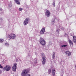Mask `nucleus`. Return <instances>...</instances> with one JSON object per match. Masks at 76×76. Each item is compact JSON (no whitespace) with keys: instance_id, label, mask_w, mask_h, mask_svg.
<instances>
[{"instance_id":"b1692460","label":"nucleus","mask_w":76,"mask_h":76,"mask_svg":"<svg viewBox=\"0 0 76 76\" xmlns=\"http://www.w3.org/2000/svg\"><path fill=\"white\" fill-rule=\"evenodd\" d=\"M67 45H62L61 46V47H66V46H67Z\"/></svg>"},{"instance_id":"f257e3e1","label":"nucleus","mask_w":76,"mask_h":76,"mask_svg":"<svg viewBox=\"0 0 76 76\" xmlns=\"http://www.w3.org/2000/svg\"><path fill=\"white\" fill-rule=\"evenodd\" d=\"M16 37V35L15 34H11L7 35V38H9L10 39H15Z\"/></svg>"},{"instance_id":"6ab92c4d","label":"nucleus","mask_w":76,"mask_h":76,"mask_svg":"<svg viewBox=\"0 0 76 76\" xmlns=\"http://www.w3.org/2000/svg\"><path fill=\"white\" fill-rule=\"evenodd\" d=\"M15 1V3L17 4H20V2L18 0H14Z\"/></svg>"},{"instance_id":"ddd939ff","label":"nucleus","mask_w":76,"mask_h":76,"mask_svg":"<svg viewBox=\"0 0 76 76\" xmlns=\"http://www.w3.org/2000/svg\"><path fill=\"white\" fill-rule=\"evenodd\" d=\"M70 47H73V42L70 39L68 40Z\"/></svg>"},{"instance_id":"aec40b11","label":"nucleus","mask_w":76,"mask_h":76,"mask_svg":"<svg viewBox=\"0 0 76 76\" xmlns=\"http://www.w3.org/2000/svg\"><path fill=\"white\" fill-rule=\"evenodd\" d=\"M55 23V19H53V20L52 21V25H54Z\"/></svg>"},{"instance_id":"412c9836","label":"nucleus","mask_w":76,"mask_h":76,"mask_svg":"<svg viewBox=\"0 0 76 76\" xmlns=\"http://www.w3.org/2000/svg\"><path fill=\"white\" fill-rule=\"evenodd\" d=\"M51 69H48V73L49 74H50L51 73Z\"/></svg>"},{"instance_id":"6e6552de","label":"nucleus","mask_w":76,"mask_h":76,"mask_svg":"<svg viewBox=\"0 0 76 76\" xmlns=\"http://www.w3.org/2000/svg\"><path fill=\"white\" fill-rule=\"evenodd\" d=\"M17 64L16 63H15L12 67V70L14 72H16V69L17 68Z\"/></svg>"},{"instance_id":"a878e982","label":"nucleus","mask_w":76,"mask_h":76,"mask_svg":"<svg viewBox=\"0 0 76 76\" xmlns=\"http://www.w3.org/2000/svg\"><path fill=\"white\" fill-rule=\"evenodd\" d=\"M19 11H22V10H23V8H19Z\"/></svg>"},{"instance_id":"473e14b6","label":"nucleus","mask_w":76,"mask_h":76,"mask_svg":"<svg viewBox=\"0 0 76 76\" xmlns=\"http://www.w3.org/2000/svg\"><path fill=\"white\" fill-rule=\"evenodd\" d=\"M65 64V62H64V65Z\"/></svg>"},{"instance_id":"2f4dec72","label":"nucleus","mask_w":76,"mask_h":76,"mask_svg":"<svg viewBox=\"0 0 76 76\" xmlns=\"http://www.w3.org/2000/svg\"><path fill=\"white\" fill-rule=\"evenodd\" d=\"M0 73H1V71L0 70Z\"/></svg>"},{"instance_id":"72a5a7b5","label":"nucleus","mask_w":76,"mask_h":76,"mask_svg":"<svg viewBox=\"0 0 76 76\" xmlns=\"http://www.w3.org/2000/svg\"><path fill=\"white\" fill-rule=\"evenodd\" d=\"M64 72H65V69H64Z\"/></svg>"},{"instance_id":"7c9ffc66","label":"nucleus","mask_w":76,"mask_h":76,"mask_svg":"<svg viewBox=\"0 0 76 76\" xmlns=\"http://www.w3.org/2000/svg\"><path fill=\"white\" fill-rule=\"evenodd\" d=\"M26 76H31V75L29 74H28L26 75Z\"/></svg>"},{"instance_id":"c756f323","label":"nucleus","mask_w":76,"mask_h":76,"mask_svg":"<svg viewBox=\"0 0 76 76\" xmlns=\"http://www.w3.org/2000/svg\"><path fill=\"white\" fill-rule=\"evenodd\" d=\"M56 19L57 20V22H58V18H56Z\"/></svg>"},{"instance_id":"4be33fe9","label":"nucleus","mask_w":76,"mask_h":76,"mask_svg":"<svg viewBox=\"0 0 76 76\" xmlns=\"http://www.w3.org/2000/svg\"><path fill=\"white\" fill-rule=\"evenodd\" d=\"M4 41V40L3 39H0V42H3Z\"/></svg>"},{"instance_id":"c85d7f7f","label":"nucleus","mask_w":76,"mask_h":76,"mask_svg":"<svg viewBox=\"0 0 76 76\" xmlns=\"http://www.w3.org/2000/svg\"><path fill=\"white\" fill-rule=\"evenodd\" d=\"M3 11V10L1 9H0V12H1Z\"/></svg>"},{"instance_id":"2eb2a0df","label":"nucleus","mask_w":76,"mask_h":76,"mask_svg":"<svg viewBox=\"0 0 76 76\" xmlns=\"http://www.w3.org/2000/svg\"><path fill=\"white\" fill-rule=\"evenodd\" d=\"M66 53L67 56H70L71 55V52L69 51H66Z\"/></svg>"},{"instance_id":"cd10ccee","label":"nucleus","mask_w":76,"mask_h":76,"mask_svg":"<svg viewBox=\"0 0 76 76\" xmlns=\"http://www.w3.org/2000/svg\"><path fill=\"white\" fill-rule=\"evenodd\" d=\"M1 20L2 21H3V18H0Z\"/></svg>"},{"instance_id":"a211bd4d","label":"nucleus","mask_w":76,"mask_h":76,"mask_svg":"<svg viewBox=\"0 0 76 76\" xmlns=\"http://www.w3.org/2000/svg\"><path fill=\"white\" fill-rule=\"evenodd\" d=\"M34 61V64H37V58H35L33 60Z\"/></svg>"},{"instance_id":"f3484780","label":"nucleus","mask_w":76,"mask_h":76,"mask_svg":"<svg viewBox=\"0 0 76 76\" xmlns=\"http://www.w3.org/2000/svg\"><path fill=\"white\" fill-rule=\"evenodd\" d=\"M55 52H53V54H52V59L53 60H54L55 59Z\"/></svg>"},{"instance_id":"9d476101","label":"nucleus","mask_w":76,"mask_h":76,"mask_svg":"<svg viewBox=\"0 0 76 76\" xmlns=\"http://www.w3.org/2000/svg\"><path fill=\"white\" fill-rule=\"evenodd\" d=\"M12 6V1H10V2H9L8 4V9L9 10L11 9Z\"/></svg>"},{"instance_id":"f03ea898","label":"nucleus","mask_w":76,"mask_h":76,"mask_svg":"<svg viewBox=\"0 0 76 76\" xmlns=\"http://www.w3.org/2000/svg\"><path fill=\"white\" fill-rule=\"evenodd\" d=\"M28 72L29 70H28V69H24L23 70L21 73V75L22 76H25L27 75V73H28Z\"/></svg>"},{"instance_id":"1a4fd4ad","label":"nucleus","mask_w":76,"mask_h":76,"mask_svg":"<svg viewBox=\"0 0 76 76\" xmlns=\"http://www.w3.org/2000/svg\"><path fill=\"white\" fill-rule=\"evenodd\" d=\"M45 15L47 17H50L51 15L50 12L48 10L46 11L45 13Z\"/></svg>"},{"instance_id":"423d86ee","label":"nucleus","mask_w":76,"mask_h":76,"mask_svg":"<svg viewBox=\"0 0 76 76\" xmlns=\"http://www.w3.org/2000/svg\"><path fill=\"white\" fill-rule=\"evenodd\" d=\"M63 28H64L62 26H60L59 27H58L57 28L56 30V32H57V33H59V32H60V29H61L62 30H63Z\"/></svg>"},{"instance_id":"f8f14e48","label":"nucleus","mask_w":76,"mask_h":76,"mask_svg":"<svg viewBox=\"0 0 76 76\" xmlns=\"http://www.w3.org/2000/svg\"><path fill=\"white\" fill-rule=\"evenodd\" d=\"M45 28H43L40 31V34L41 35L44 34L45 32Z\"/></svg>"},{"instance_id":"7ed1b4c3","label":"nucleus","mask_w":76,"mask_h":76,"mask_svg":"<svg viewBox=\"0 0 76 76\" xmlns=\"http://www.w3.org/2000/svg\"><path fill=\"white\" fill-rule=\"evenodd\" d=\"M42 64H44L46 62V58L45 56V55L44 53L42 54Z\"/></svg>"},{"instance_id":"f704fd0d","label":"nucleus","mask_w":76,"mask_h":76,"mask_svg":"<svg viewBox=\"0 0 76 76\" xmlns=\"http://www.w3.org/2000/svg\"><path fill=\"white\" fill-rule=\"evenodd\" d=\"M17 61H18V60H17Z\"/></svg>"},{"instance_id":"20e7f679","label":"nucleus","mask_w":76,"mask_h":76,"mask_svg":"<svg viewBox=\"0 0 76 76\" xmlns=\"http://www.w3.org/2000/svg\"><path fill=\"white\" fill-rule=\"evenodd\" d=\"M11 69V66L9 65H6L3 68V70H6V71H9Z\"/></svg>"},{"instance_id":"dca6fc26","label":"nucleus","mask_w":76,"mask_h":76,"mask_svg":"<svg viewBox=\"0 0 76 76\" xmlns=\"http://www.w3.org/2000/svg\"><path fill=\"white\" fill-rule=\"evenodd\" d=\"M52 75H55V74H56V71H55V69L54 68H53V69L52 70Z\"/></svg>"},{"instance_id":"bb28decb","label":"nucleus","mask_w":76,"mask_h":76,"mask_svg":"<svg viewBox=\"0 0 76 76\" xmlns=\"http://www.w3.org/2000/svg\"><path fill=\"white\" fill-rule=\"evenodd\" d=\"M0 69H3V66L1 64L0 65Z\"/></svg>"},{"instance_id":"0eeeda50","label":"nucleus","mask_w":76,"mask_h":76,"mask_svg":"<svg viewBox=\"0 0 76 76\" xmlns=\"http://www.w3.org/2000/svg\"><path fill=\"white\" fill-rule=\"evenodd\" d=\"M29 22V18H26L23 22L24 25H26Z\"/></svg>"},{"instance_id":"9b49d317","label":"nucleus","mask_w":76,"mask_h":76,"mask_svg":"<svg viewBox=\"0 0 76 76\" xmlns=\"http://www.w3.org/2000/svg\"><path fill=\"white\" fill-rule=\"evenodd\" d=\"M45 28H43L40 31V34L41 35L44 34L45 32Z\"/></svg>"},{"instance_id":"4468645a","label":"nucleus","mask_w":76,"mask_h":76,"mask_svg":"<svg viewBox=\"0 0 76 76\" xmlns=\"http://www.w3.org/2000/svg\"><path fill=\"white\" fill-rule=\"evenodd\" d=\"M73 41L75 44H76V37L75 36H73Z\"/></svg>"},{"instance_id":"5701e85b","label":"nucleus","mask_w":76,"mask_h":76,"mask_svg":"<svg viewBox=\"0 0 76 76\" xmlns=\"http://www.w3.org/2000/svg\"><path fill=\"white\" fill-rule=\"evenodd\" d=\"M53 7H55V6H56V5L55 4V2H53Z\"/></svg>"},{"instance_id":"393cba45","label":"nucleus","mask_w":76,"mask_h":76,"mask_svg":"<svg viewBox=\"0 0 76 76\" xmlns=\"http://www.w3.org/2000/svg\"><path fill=\"white\" fill-rule=\"evenodd\" d=\"M5 45L6 46H9V43H5Z\"/></svg>"},{"instance_id":"39448f33","label":"nucleus","mask_w":76,"mask_h":76,"mask_svg":"<svg viewBox=\"0 0 76 76\" xmlns=\"http://www.w3.org/2000/svg\"><path fill=\"white\" fill-rule=\"evenodd\" d=\"M39 42L42 45H45V41L42 38H40Z\"/></svg>"}]
</instances>
